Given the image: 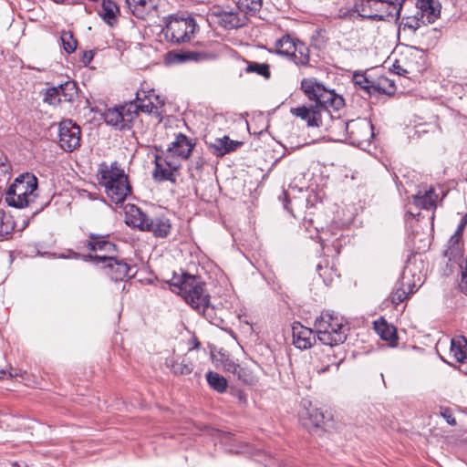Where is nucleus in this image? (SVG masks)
Instances as JSON below:
<instances>
[{"mask_svg": "<svg viewBox=\"0 0 467 467\" xmlns=\"http://www.w3.org/2000/svg\"><path fill=\"white\" fill-rule=\"evenodd\" d=\"M170 286L211 324L218 327L223 323V319L217 317L214 307L209 303L210 296L204 291L203 284L196 276L183 274L182 277L172 279Z\"/></svg>", "mask_w": 467, "mask_h": 467, "instance_id": "nucleus-1", "label": "nucleus"}, {"mask_svg": "<svg viewBox=\"0 0 467 467\" xmlns=\"http://www.w3.org/2000/svg\"><path fill=\"white\" fill-rule=\"evenodd\" d=\"M99 182L104 186L107 196L116 204L122 203L131 193L128 176L119 169L117 162L110 166L103 164L99 170Z\"/></svg>", "mask_w": 467, "mask_h": 467, "instance_id": "nucleus-2", "label": "nucleus"}, {"mask_svg": "<svg viewBox=\"0 0 467 467\" xmlns=\"http://www.w3.org/2000/svg\"><path fill=\"white\" fill-rule=\"evenodd\" d=\"M301 89L309 100L315 101V108L323 115H329V108L338 110L344 106V99L336 94L334 90L326 88L315 78H304L301 81Z\"/></svg>", "mask_w": 467, "mask_h": 467, "instance_id": "nucleus-3", "label": "nucleus"}, {"mask_svg": "<svg viewBox=\"0 0 467 467\" xmlns=\"http://www.w3.org/2000/svg\"><path fill=\"white\" fill-rule=\"evenodd\" d=\"M315 329L318 340L329 347L342 344L347 339V326L329 312H323L316 318Z\"/></svg>", "mask_w": 467, "mask_h": 467, "instance_id": "nucleus-4", "label": "nucleus"}, {"mask_svg": "<svg viewBox=\"0 0 467 467\" xmlns=\"http://www.w3.org/2000/svg\"><path fill=\"white\" fill-rule=\"evenodd\" d=\"M198 30L196 20L191 15H173L170 16L162 32L168 41L181 44L190 42Z\"/></svg>", "mask_w": 467, "mask_h": 467, "instance_id": "nucleus-5", "label": "nucleus"}, {"mask_svg": "<svg viewBox=\"0 0 467 467\" xmlns=\"http://www.w3.org/2000/svg\"><path fill=\"white\" fill-rule=\"evenodd\" d=\"M88 238V240L82 242L83 245L89 251L94 253L100 252L101 254H88L83 256L85 261L91 260L95 265H99L100 264L114 260V255L117 254V246L109 241V235L90 233Z\"/></svg>", "mask_w": 467, "mask_h": 467, "instance_id": "nucleus-6", "label": "nucleus"}, {"mask_svg": "<svg viewBox=\"0 0 467 467\" xmlns=\"http://www.w3.org/2000/svg\"><path fill=\"white\" fill-rule=\"evenodd\" d=\"M148 124H154L157 130L154 134V140L164 139L167 136L166 123L162 122L165 99L155 94L154 89H150L148 90Z\"/></svg>", "mask_w": 467, "mask_h": 467, "instance_id": "nucleus-7", "label": "nucleus"}, {"mask_svg": "<svg viewBox=\"0 0 467 467\" xmlns=\"http://www.w3.org/2000/svg\"><path fill=\"white\" fill-rule=\"evenodd\" d=\"M338 126L345 129L349 142L353 145L359 146L364 142H369L374 135L373 126L366 119L339 121Z\"/></svg>", "mask_w": 467, "mask_h": 467, "instance_id": "nucleus-8", "label": "nucleus"}, {"mask_svg": "<svg viewBox=\"0 0 467 467\" xmlns=\"http://www.w3.org/2000/svg\"><path fill=\"white\" fill-rule=\"evenodd\" d=\"M211 20L226 30L241 27L247 23V16L240 10L215 7L210 13Z\"/></svg>", "mask_w": 467, "mask_h": 467, "instance_id": "nucleus-9", "label": "nucleus"}, {"mask_svg": "<svg viewBox=\"0 0 467 467\" xmlns=\"http://www.w3.org/2000/svg\"><path fill=\"white\" fill-rule=\"evenodd\" d=\"M275 53L290 58H309V47L301 40L285 35L275 44Z\"/></svg>", "mask_w": 467, "mask_h": 467, "instance_id": "nucleus-10", "label": "nucleus"}, {"mask_svg": "<svg viewBox=\"0 0 467 467\" xmlns=\"http://www.w3.org/2000/svg\"><path fill=\"white\" fill-rule=\"evenodd\" d=\"M58 137L60 147L67 152H72L80 146V127L71 119H64L58 126Z\"/></svg>", "mask_w": 467, "mask_h": 467, "instance_id": "nucleus-11", "label": "nucleus"}, {"mask_svg": "<svg viewBox=\"0 0 467 467\" xmlns=\"http://www.w3.org/2000/svg\"><path fill=\"white\" fill-rule=\"evenodd\" d=\"M6 193H11L16 196L18 201L19 195L29 193V201H36L38 197L37 192V178L31 173H25L19 175L14 182L9 186Z\"/></svg>", "mask_w": 467, "mask_h": 467, "instance_id": "nucleus-12", "label": "nucleus"}, {"mask_svg": "<svg viewBox=\"0 0 467 467\" xmlns=\"http://www.w3.org/2000/svg\"><path fill=\"white\" fill-rule=\"evenodd\" d=\"M179 165L170 157H163L160 155L155 156V168L152 171V178L157 182L169 181L171 182H176L175 171L178 170Z\"/></svg>", "mask_w": 467, "mask_h": 467, "instance_id": "nucleus-13", "label": "nucleus"}, {"mask_svg": "<svg viewBox=\"0 0 467 467\" xmlns=\"http://www.w3.org/2000/svg\"><path fill=\"white\" fill-rule=\"evenodd\" d=\"M293 344L296 348L307 349L316 342L314 331L303 326L299 322H295L292 326Z\"/></svg>", "mask_w": 467, "mask_h": 467, "instance_id": "nucleus-14", "label": "nucleus"}, {"mask_svg": "<svg viewBox=\"0 0 467 467\" xmlns=\"http://www.w3.org/2000/svg\"><path fill=\"white\" fill-rule=\"evenodd\" d=\"M144 99H146V91L141 90L137 92L136 101H130L119 107L121 115H123L125 126L138 116L139 111H146V105L143 104Z\"/></svg>", "mask_w": 467, "mask_h": 467, "instance_id": "nucleus-15", "label": "nucleus"}, {"mask_svg": "<svg viewBox=\"0 0 467 467\" xmlns=\"http://www.w3.org/2000/svg\"><path fill=\"white\" fill-rule=\"evenodd\" d=\"M165 364L176 376L189 375L193 370L192 361L187 355L167 358Z\"/></svg>", "mask_w": 467, "mask_h": 467, "instance_id": "nucleus-16", "label": "nucleus"}, {"mask_svg": "<svg viewBox=\"0 0 467 467\" xmlns=\"http://www.w3.org/2000/svg\"><path fill=\"white\" fill-rule=\"evenodd\" d=\"M194 143L182 133L177 134L175 140L171 143L168 150L174 156L188 159L193 150Z\"/></svg>", "mask_w": 467, "mask_h": 467, "instance_id": "nucleus-17", "label": "nucleus"}, {"mask_svg": "<svg viewBox=\"0 0 467 467\" xmlns=\"http://www.w3.org/2000/svg\"><path fill=\"white\" fill-rule=\"evenodd\" d=\"M355 11L359 16L367 18H379L382 19L384 14H380V0H358L355 4Z\"/></svg>", "mask_w": 467, "mask_h": 467, "instance_id": "nucleus-18", "label": "nucleus"}, {"mask_svg": "<svg viewBox=\"0 0 467 467\" xmlns=\"http://www.w3.org/2000/svg\"><path fill=\"white\" fill-rule=\"evenodd\" d=\"M291 113L306 121L308 126L319 127L321 125L322 114L315 106L292 108Z\"/></svg>", "mask_w": 467, "mask_h": 467, "instance_id": "nucleus-19", "label": "nucleus"}, {"mask_svg": "<svg viewBox=\"0 0 467 467\" xmlns=\"http://www.w3.org/2000/svg\"><path fill=\"white\" fill-rule=\"evenodd\" d=\"M16 196H13L11 193L5 194V202L9 206L15 208H24V207H31L34 211L32 212L33 215L41 212L47 203H37L36 201H29V193L19 195L18 201L16 198Z\"/></svg>", "mask_w": 467, "mask_h": 467, "instance_id": "nucleus-20", "label": "nucleus"}, {"mask_svg": "<svg viewBox=\"0 0 467 467\" xmlns=\"http://www.w3.org/2000/svg\"><path fill=\"white\" fill-rule=\"evenodd\" d=\"M439 4L433 0H420L417 14L421 18V23L431 24L440 16Z\"/></svg>", "mask_w": 467, "mask_h": 467, "instance_id": "nucleus-21", "label": "nucleus"}, {"mask_svg": "<svg viewBox=\"0 0 467 467\" xmlns=\"http://www.w3.org/2000/svg\"><path fill=\"white\" fill-rule=\"evenodd\" d=\"M125 223L132 228L145 231V214L134 204H127L124 207Z\"/></svg>", "mask_w": 467, "mask_h": 467, "instance_id": "nucleus-22", "label": "nucleus"}, {"mask_svg": "<svg viewBox=\"0 0 467 467\" xmlns=\"http://www.w3.org/2000/svg\"><path fill=\"white\" fill-rule=\"evenodd\" d=\"M102 265L107 269V275H109L112 280L121 281L129 276L130 266L125 262L117 260L116 255H114V260Z\"/></svg>", "mask_w": 467, "mask_h": 467, "instance_id": "nucleus-23", "label": "nucleus"}, {"mask_svg": "<svg viewBox=\"0 0 467 467\" xmlns=\"http://www.w3.org/2000/svg\"><path fill=\"white\" fill-rule=\"evenodd\" d=\"M242 142L237 140H230L228 136H223L222 138H216L213 141L210 142V148L213 149V153L216 156H223L227 153L234 151L239 146H241Z\"/></svg>", "mask_w": 467, "mask_h": 467, "instance_id": "nucleus-24", "label": "nucleus"}, {"mask_svg": "<svg viewBox=\"0 0 467 467\" xmlns=\"http://www.w3.org/2000/svg\"><path fill=\"white\" fill-rule=\"evenodd\" d=\"M437 194L433 188H430L425 192L419 191L417 194L412 196L413 203L421 209H432L436 207Z\"/></svg>", "mask_w": 467, "mask_h": 467, "instance_id": "nucleus-25", "label": "nucleus"}, {"mask_svg": "<svg viewBox=\"0 0 467 467\" xmlns=\"http://www.w3.org/2000/svg\"><path fill=\"white\" fill-rule=\"evenodd\" d=\"M149 231L152 232L156 237H166L171 231L170 220L164 216L151 219L150 223H148V232Z\"/></svg>", "mask_w": 467, "mask_h": 467, "instance_id": "nucleus-26", "label": "nucleus"}, {"mask_svg": "<svg viewBox=\"0 0 467 467\" xmlns=\"http://www.w3.org/2000/svg\"><path fill=\"white\" fill-rule=\"evenodd\" d=\"M119 12L118 5L111 0H103L99 16L109 26L118 24V13Z\"/></svg>", "mask_w": 467, "mask_h": 467, "instance_id": "nucleus-27", "label": "nucleus"}, {"mask_svg": "<svg viewBox=\"0 0 467 467\" xmlns=\"http://www.w3.org/2000/svg\"><path fill=\"white\" fill-rule=\"evenodd\" d=\"M450 355L457 362H467V340L463 337L451 339Z\"/></svg>", "mask_w": 467, "mask_h": 467, "instance_id": "nucleus-28", "label": "nucleus"}, {"mask_svg": "<svg viewBox=\"0 0 467 467\" xmlns=\"http://www.w3.org/2000/svg\"><path fill=\"white\" fill-rule=\"evenodd\" d=\"M60 102H71L77 97L78 88L73 81H67L55 87Z\"/></svg>", "mask_w": 467, "mask_h": 467, "instance_id": "nucleus-29", "label": "nucleus"}, {"mask_svg": "<svg viewBox=\"0 0 467 467\" xmlns=\"http://www.w3.org/2000/svg\"><path fill=\"white\" fill-rule=\"evenodd\" d=\"M374 92L392 95L396 91L395 80L381 76L372 83Z\"/></svg>", "mask_w": 467, "mask_h": 467, "instance_id": "nucleus-30", "label": "nucleus"}, {"mask_svg": "<svg viewBox=\"0 0 467 467\" xmlns=\"http://www.w3.org/2000/svg\"><path fill=\"white\" fill-rule=\"evenodd\" d=\"M374 327L383 340L394 342L397 339L395 327L389 326L385 320H381L380 322L376 321Z\"/></svg>", "mask_w": 467, "mask_h": 467, "instance_id": "nucleus-31", "label": "nucleus"}, {"mask_svg": "<svg viewBox=\"0 0 467 467\" xmlns=\"http://www.w3.org/2000/svg\"><path fill=\"white\" fill-rule=\"evenodd\" d=\"M104 120L107 124L114 126L119 130L124 129L123 115H121L119 108H110L104 113Z\"/></svg>", "mask_w": 467, "mask_h": 467, "instance_id": "nucleus-32", "label": "nucleus"}, {"mask_svg": "<svg viewBox=\"0 0 467 467\" xmlns=\"http://www.w3.org/2000/svg\"><path fill=\"white\" fill-rule=\"evenodd\" d=\"M263 5V0H238L237 9L248 16H255Z\"/></svg>", "mask_w": 467, "mask_h": 467, "instance_id": "nucleus-33", "label": "nucleus"}, {"mask_svg": "<svg viewBox=\"0 0 467 467\" xmlns=\"http://www.w3.org/2000/svg\"><path fill=\"white\" fill-rule=\"evenodd\" d=\"M462 235L455 233L449 240L448 248L444 251V256L452 260L462 253L461 249Z\"/></svg>", "mask_w": 467, "mask_h": 467, "instance_id": "nucleus-34", "label": "nucleus"}, {"mask_svg": "<svg viewBox=\"0 0 467 467\" xmlns=\"http://www.w3.org/2000/svg\"><path fill=\"white\" fill-rule=\"evenodd\" d=\"M206 379L213 389L221 393L225 391L227 388V380L222 375L213 371H209L206 374Z\"/></svg>", "mask_w": 467, "mask_h": 467, "instance_id": "nucleus-35", "label": "nucleus"}, {"mask_svg": "<svg viewBox=\"0 0 467 467\" xmlns=\"http://www.w3.org/2000/svg\"><path fill=\"white\" fill-rule=\"evenodd\" d=\"M15 222L12 215L0 209V237H5L13 233Z\"/></svg>", "mask_w": 467, "mask_h": 467, "instance_id": "nucleus-36", "label": "nucleus"}, {"mask_svg": "<svg viewBox=\"0 0 467 467\" xmlns=\"http://www.w3.org/2000/svg\"><path fill=\"white\" fill-rule=\"evenodd\" d=\"M126 2L133 16L140 20L146 18V0H126Z\"/></svg>", "mask_w": 467, "mask_h": 467, "instance_id": "nucleus-37", "label": "nucleus"}, {"mask_svg": "<svg viewBox=\"0 0 467 467\" xmlns=\"http://www.w3.org/2000/svg\"><path fill=\"white\" fill-rule=\"evenodd\" d=\"M405 0H380V7L387 5L386 16L399 19Z\"/></svg>", "mask_w": 467, "mask_h": 467, "instance_id": "nucleus-38", "label": "nucleus"}, {"mask_svg": "<svg viewBox=\"0 0 467 467\" xmlns=\"http://www.w3.org/2000/svg\"><path fill=\"white\" fill-rule=\"evenodd\" d=\"M61 46L67 55L72 54L78 47V41L70 31H63L60 36Z\"/></svg>", "mask_w": 467, "mask_h": 467, "instance_id": "nucleus-39", "label": "nucleus"}, {"mask_svg": "<svg viewBox=\"0 0 467 467\" xmlns=\"http://www.w3.org/2000/svg\"><path fill=\"white\" fill-rule=\"evenodd\" d=\"M353 80L355 85L366 90L368 94L374 93L372 88V83L374 81H370L364 74L355 73L353 76Z\"/></svg>", "mask_w": 467, "mask_h": 467, "instance_id": "nucleus-40", "label": "nucleus"}, {"mask_svg": "<svg viewBox=\"0 0 467 467\" xmlns=\"http://www.w3.org/2000/svg\"><path fill=\"white\" fill-rule=\"evenodd\" d=\"M403 286H404V284L402 283L401 286L398 287L396 289V291L392 294L391 302L393 304H395V305L400 304L407 298L409 294L413 293V289H412V287L410 286V285H408L409 291H406Z\"/></svg>", "mask_w": 467, "mask_h": 467, "instance_id": "nucleus-41", "label": "nucleus"}, {"mask_svg": "<svg viewBox=\"0 0 467 467\" xmlns=\"http://www.w3.org/2000/svg\"><path fill=\"white\" fill-rule=\"evenodd\" d=\"M248 72H255L258 75L265 77V78H270L269 66L267 64H249L246 67Z\"/></svg>", "mask_w": 467, "mask_h": 467, "instance_id": "nucleus-42", "label": "nucleus"}, {"mask_svg": "<svg viewBox=\"0 0 467 467\" xmlns=\"http://www.w3.org/2000/svg\"><path fill=\"white\" fill-rule=\"evenodd\" d=\"M43 101L52 106H57L61 103L55 87L49 88L45 91Z\"/></svg>", "mask_w": 467, "mask_h": 467, "instance_id": "nucleus-43", "label": "nucleus"}, {"mask_svg": "<svg viewBox=\"0 0 467 467\" xmlns=\"http://www.w3.org/2000/svg\"><path fill=\"white\" fill-rule=\"evenodd\" d=\"M402 24L405 27H409L413 31L417 30L421 25H424L421 23V18L417 13L412 17H407L406 22H403Z\"/></svg>", "mask_w": 467, "mask_h": 467, "instance_id": "nucleus-44", "label": "nucleus"}, {"mask_svg": "<svg viewBox=\"0 0 467 467\" xmlns=\"http://www.w3.org/2000/svg\"><path fill=\"white\" fill-rule=\"evenodd\" d=\"M215 56L222 58H234L235 57V51L226 45H220Z\"/></svg>", "mask_w": 467, "mask_h": 467, "instance_id": "nucleus-45", "label": "nucleus"}, {"mask_svg": "<svg viewBox=\"0 0 467 467\" xmlns=\"http://www.w3.org/2000/svg\"><path fill=\"white\" fill-rule=\"evenodd\" d=\"M440 413L449 425H451V426L456 425V420L452 416L451 410L449 408L441 407Z\"/></svg>", "mask_w": 467, "mask_h": 467, "instance_id": "nucleus-46", "label": "nucleus"}, {"mask_svg": "<svg viewBox=\"0 0 467 467\" xmlns=\"http://www.w3.org/2000/svg\"><path fill=\"white\" fill-rule=\"evenodd\" d=\"M223 367L224 370L232 373H235L238 368V365L235 364L233 360L229 359L228 358H225L223 360Z\"/></svg>", "mask_w": 467, "mask_h": 467, "instance_id": "nucleus-47", "label": "nucleus"}, {"mask_svg": "<svg viewBox=\"0 0 467 467\" xmlns=\"http://www.w3.org/2000/svg\"><path fill=\"white\" fill-rule=\"evenodd\" d=\"M323 418V414L318 410H315L310 413V419L316 427H318L322 423Z\"/></svg>", "mask_w": 467, "mask_h": 467, "instance_id": "nucleus-48", "label": "nucleus"}, {"mask_svg": "<svg viewBox=\"0 0 467 467\" xmlns=\"http://www.w3.org/2000/svg\"><path fill=\"white\" fill-rule=\"evenodd\" d=\"M164 58H197V56L195 54H174L172 52H169L165 55Z\"/></svg>", "mask_w": 467, "mask_h": 467, "instance_id": "nucleus-49", "label": "nucleus"}, {"mask_svg": "<svg viewBox=\"0 0 467 467\" xmlns=\"http://www.w3.org/2000/svg\"><path fill=\"white\" fill-rule=\"evenodd\" d=\"M399 60H395V62L393 63L392 65V70L399 76H404L405 74L408 73L407 69L401 67L399 64H398Z\"/></svg>", "mask_w": 467, "mask_h": 467, "instance_id": "nucleus-50", "label": "nucleus"}, {"mask_svg": "<svg viewBox=\"0 0 467 467\" xmlns=\"http://www.w3.org/2000/svg\"><path fill=\"white\" fill-rule=\"evenodd\" d=\"M466 225H467V213L462 218L461 223H459L458 228L455 233L462 235Z\"/></svg>", "mask_w": 467, "mask_h": 467, "instance_id": "nucleus-51", "label": "nucleus"}, {"mask_svg": "<svg viewBox=\"0 0 467 467\" xmlns=\"http://www.w3.org/2000/svg\"><path fill=\"white\" fill-rule=\"evenodd\" d=\"M460 288L463 293L467 294V274L466 273H462V275Z\"/></svg>", "mask_w": 467, "mask_h": 467, "instance_id": "nucleus-52", "label": "nucleus"}, {"mask_svg": "<svg viewBox=\"0 0 467 467\" xmlns=\"http://www.w3.org/2000/svg\"><path fill=\"white\" fill-rule=\"evenodd\" d=\"M94 56H95V51L88 50V51L84 52L83 58H93Z\"/></svg>", "mask_w": 467, "mask_h": 467, "instance_id": "nucleus-53", "label": "nucleus"}, {"mask_svg": "<svg viewBox=\"0 0 467 467\" xmlns=\"http://www.w3.org/2000/svg\"><path fill=\"white\" fill-rule=\"evenodd\" d=\"M317 271L318 272V275H319L320 277L325 278V276H324L325 273L322 272L323 271V267H322L321 265H317Z\"/></svg>", "mask_w": 467, "mask_h": 467, "instance_id": "nucleus-54", "label": "nucleus"}, {"mask_svg": "<svg viewBox=\"0 0 467 467\" xmlns=\"http://www.w3.org/2000/svg\"><path fill=\"white\" fill-rule=\"evenodd\" d=\"M283 195H284V197H285V200H284V207H285L286 210H288V205H287L288 201H287V199H286V192H283Z\"/></svg>", "mask_w": 467, "mask_h": 467, "instance_id": "nucleus-55", "label": "nucleus"}, {"mask_svg": "<svg viewBox=\"0 0 467 467\" xmlns=\"http://www.w3.org/2000/svg\"><path fill=\"white\" fill-rule=\"evenodd\" d=\"M183 61L184 60H171V59L165 60L167 66H171L174 62H183Z\"/></svg>", "mask_w": 467, "mask_h": 467, "instance_id": "nucleus-56", "label": "nucleus"}, {"mask_svg": "<svg viewBox=\"0 0 467 467\" xmlns=\"http://www.w3.org/2000/svg\"><path fill=\"white\" fill-rule=\"evenodd\" d=\"M6 374L5 370L4 369H1L0 370V379H3L5 377V375Z\"/></svg>", "mask_w": 467, "mask_h": 467, "instance_id": "nucleus-57", "label": "nucleus"}, {"mask_svg": "<svg viewBox=\"0 0 467 467\" xmlns=\"http://www.w3.org/2000/svg\"><path fill=\"white\" fill-rule=\"evenodd\" d=\"M301 65H306L309 60H299Z\"/></svg>", "mask_w": 467, "mask_h": 467, "instance_id": "nucleus-58", "label": "nucleus"}, {"mask_svg": "<svg viewBox=\"0 0 467 467\" xmlns=\"http://www.w3.org/2000/svg\"><path fill=\"white\" fill-rule=\"evenodd\" d=\"M84 62H87L85 63V66H88L92 60L91 59H88V60H83Z\"/></svg>", "mask_w": 467, "mask_h": 467, "instance_id": "nucleus-59", "label": "nucleus"}, {"mask_svg": "<svg viewBox=\"0 0 467 467\" xmlns=\"http://www.w3.org/2000/svg\"><path fill=\"white\" fill-rule=\"evenodd\" d=\"M340 16H347V13H342V11L340 10Z\"/></svg>", "mask_w": 467, "mask_h": 467, "instance_id": "nucleus-60", "label": "nucleus"}, {"mask_svg": "<svg viewBox=\"0 0 467 467\" xmlns=\"http://www.w3.org/2000/svg\"><path fill=\"white\" fill-rule=\"evenodd\" d=\"M149 275H150V273H148V279H147L148 284L151 282V279L150 278Z\"/></svg>", "mask_w": 467, "mask_h": 467, "instance_id": "nucleus-61", "label": "nucleus"}, {"mask_svg": "<svg viewBox=\"0 0 467 467\" xmlns=\"http://www.w3.org/2000/svg\"><path fill=\"white\" fill-rule=\"evenodd\" d=\"M239 400L242 401L244 400L242 395H239Z\"/></svg>", "mask_w": 467, "mask_h": 467, "instance_id": "nucleus-62", "label": "nucleus"}]
</instances>
